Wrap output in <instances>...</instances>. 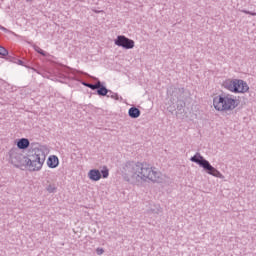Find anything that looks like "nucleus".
I'll return each instance as SVG.
<instances>
[{
  "mask_svg": "<svg viewBox=\"0 0 256 256\" xmlns=\"http://www.w3.org/2000/svg\"><path fill=\"white\" fill-rule=\"evenodd\" d=\"M133 177L141 179L142 181H152L153 183H160L161 172L157 168L149 166V164L137 163L132 167Z\"/></svg>",
  "mask_w": 256,
  "mask_h": 256,
  "instance_id": "nucleus-1",
  "label": "nucleus"
},
{
  "mask_svg": "<svg viewBox=\"0 0 256 256\" xmlns=\"http://www.w3.org/2000/svg\"><path fill=\"white\" fill-rule=\"evenodd\" d=\"M11 163L15 167H28L30 171H39L43 167L41 157L38 154H33L30 157L15 154L11 157Z\"/></svg>",
  "mask_w": 256,
  "mask_h": 256,
  "instance_id": "nucleus-2",
  "label": "nucleus"
},
{
  "mask_svg": "<svg viewBox=\"0 0 256 256\" xmlns=\"http://www.w3.org/2000/svg\"><path fill=\"white\" fill-rule=\"evenodd\" d=\"M238 106L239 102L232 95H219L213 99V107L216 111H233Z\"/></svg>",
  "mask_w": 256,
  "mask_h": 256,
  "instance_id": "nucleus-3",
  "label": "nucleus"
},
{
  "mask_svg": "<svg viewBox=\"0 0 256 256\" xmlns=\"http://www.w3.org/2000/svg\"><path fill=\"white\" fill-rule=\"evenodd\" d=\"M223 86L231 93H248L249 85L241 79H227Z\"/></svg>",
  "mask_w": 256,
  "mask_h": 256,
  "instance_id": "nucleus-4",
  "label": "nucleus"
},
{
  "mask_svg": "<svg viewBox=\"0 0 256 256\" xmlns=\"http://www.w3.org/2000/svg\"><path fill=\"white\" fill-rule=\"evenodd\" d=\"M191 161H193V163H198V165L203 167V169H205L209 175H213V177H221V172L215 169V167L211 166L209 161L205 160L202 156H193Z\"/></svg>",
  "mask_w": 256,
  "mask_h": 256,
  "instance_id": "nucleus-5",
  "label": "nucleus"
},
{
  "mask_svg": "<svg viewBox=\"0 0 256 256\" xmlns=\"http://www.w3.org/2000/svg\"><path fill=\"white\" fill-rule=\"evenodd\" d=\"M115 45L123 47L124 49H133V47H135V41L125 36H118L115 40Z\"/></svg>",
  "mask_w": 256,
  "mask_h": 256,
  "instance_id": "nucleus-6",
  "label": "nucleus"
},
{
  "mask_svg": "<svg viewBox=\"0 0 256 256\" xmlns=\"http://www.w3.org/2000/svg\"><path fill=\"white\" fill-rule=\"evenodd\" d=\"M88 177L91 181H99L101 179V171L92 169L88 172Z\"/></svg>",
  "mask_w": 256,
  "mask_h": 256,
  "instance_id": "nucleus-7",
  "label": "nucleus"
},
{
  "mask_svg": "<svg viewBox=\"0 0 256 256\" xmlns=\"http://www.w3.org/2000/svg\"><path fill=\"white\" fill-rule=\"evenodd\" d=\"M47 165L50 167V169H55L59 166V158L55 155L50 156L47 160Z\"/></svg>",
  "mask_w": 256,
  "mask_h": 256,
  "instance_id": "nucleus-8",
  "label": "nucleus"
},
{
  "mask_svg": "<svg viewBox=\"0 0 256 256\" xmlns=\"http://www.w3.org/2000/svg\"><path fill=\"white\" fill-rule=\"evenodd\" d=\"M128 114L132 119H137V117H140L141 111L136 107H132L129 109Z\"/></svg>",
  "mask_w": 256,
  "mask_h": 256,
  "instance_id": "nucleus-9",
  "label": "nucleus"
},
{
  "mask_svg": "<svg viewBox=\"0 0 256 256\" xmlns=\"http://www.w3.org/2000/svg\"><path fill=\"white\" fill-rule=\"evenodd\" d=\"M17 147H18V149H27V147H29V139L22 138V139L18 140Z\"/></svg>",
  "mask_w": 256,
  "mask_h": 256,
  "instance_id": "nucleus-10",
  "label": "nucleus"
},
{
  "mask_svg": "<svg viewBox=\"0 0 256 256\" xmlns=\"http://www.w3.org/2000/svg\"><path fill=\"white\" fill-rule=\"evenodd\" d=\"M97 93H98V95H102L103 97H105V95H107V93H109V91L107 90V88L100 86V88H98Z\"/></svg>",
  "mask_w": 256,
  "mask_h": 256,
  "instance_id": "nucleus-11",
  "label": "nucleus"
},
{
  "mask_svg": "<svg viewBox=\"0 0 256 256\" xmlns=\"http://www.w3.org/2000/svg\"><path fill=\"white\" fill-rule=\"evenodd\" d=\"M56 190H57V187H55L54 184H49L46 187V191H48V193H55Z\"/></svg>",
  "mask_w": 256,
  "mask_h": 256,
  "instance_id": "nucleus-12",
  "label": "nucleus"
},
{
  "mask_svg": "<svg viewBox=\"0 0 256 256\" xmlns=\"http://www.w3.org/2000/svg\"><path fill=\"white\" fill-rule=\"evenodd\" d=\"M87 87H89V89L95 90V89H100L101 87V82H98L96 84H87Z\"/></svg>",
  "mask_w": 256,
  "mask_h": 256,
  "instance_id": "nucleus-13",
  "label": "nucleus"
},
{
  "mask_svg": "<svg viewBox=\"0 0 256 256\" xmlns=\"http://www.w3.org/2000/svg\"><path fill=\"white\" fill-rule=\"evenodd\" d=\"M101 173H102L103 179H107V177H109V169L103 168V170L101 171Z\"/></svg>",
  "mask_w": 256,
  "mask_h": 256,
  "instance_id": "nucleus-14",
  "label": "nucleus"
},
{
  "mask_svg": "<svg viewBox=\"0 0 256 256\" xmlns=\"http://www.w3.org/2000/svg\"><path fill=\"white\" fill-rule=\"evenodd\" d=\"M0 55L6 57V55H9V52L3 46H0Z\"/></svg>",
  "mask_w": 256,
  "mask_h": 256,
  "instance_id": "nucleus-15",
  "label": "nucleus"
},
{
  "mask_svg": "<svg viewBox=\"0 0 256 256\" xmlns=\"http://www.w3.org/2000/svg\"><path fill=\"white\" fill-rule=\"evenodd\" d=\"M96 252H97V255H103V253H105V250H103V248H97Z\"/></svg>",
  "mask_w": 256,
  "mask_h": 256,
  "instance_id": "nucleus-16",
  "label": "nucleus"
},
{
  "mask_svg": "<svg viewBox=\"0 0 256 256\" xmlns=\"http://www.w3.org/2000/svg\"><path fill=\"white\" fill-rule=\"evenodd\" d=\"M36 51H37V53H40V55H45V52L43 51V49H41L39 47L36 48Z\"/></svg>",
  "mask_w": 256,
  "mask_h": 256,
  "instance_id": "nucleus-17",
  "label": "nucleus"
},
{
  "mask_svg": "<svg viewBox=\"0 0 256 256\" xmlns=\"http://www.w3.org/2000/svg\"><path fill=\"white\" fill-rule=\"evenodd\" d=\"M26 1H31V0H26Z\"/></svg>",
  "mask_w": 256,
  "mask_h": 256,
  "instance_id": "nucleus-18",
  "label": "nucleus"
}]
</instances>
